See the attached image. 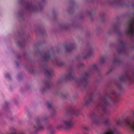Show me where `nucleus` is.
<instances>
[{"instance_id": "f257e3e1", "label": "nucleus", "mask_w": 134, "mask_h": 134, "mask_svg": "<svg viewBox=\"0 0 134 134\" xmlns=\"http://www.w3.org/2000/svg\"><path fill=\"white\" fill-rule=\"evenodd\" d=\"M91 116L93 117L92 119V124L99 125L103 123L106 125H109V120L108 119H106L103 121V120L105 118L104 115L103 114L99 116L96 115L94 113H93Z\"/></svg>"}, {"instance_id": "f03ea898", "label": "nucleus", "mask_w": 134, "mask_h": 134, "mask_svg": "<svg viewBox=\"0 0 134 134\" xmlns=\"http://www.w3.org/2000/svg\"><path fill=\"white\" fill-rule=\"evenodd\" d=\"M73 122L71 119H69L61 121L60 123L57 126L58 129L64 128L66 129H69L72 127Z\"/></svg>"}, {"instance_id": "7ed1b4c3", "label": "nucleus", "mask_w": 134, "mask_h": 134, "mask_svg": "<svg viewBox=\"0 0 134 134\" xmlns=\"http://www.w3.org/2000/svg\"><path fill=\"white\" fill-rule=\"evenodd\" d=\"M118 125L121 127L124 126L129 127L131 130L134 132V122H132L129 119H125L123 121L119 120L116 122Z\"/></svg>"}, {"instance_id": "20e7f679", "label": "nucleus", "mask_w": 134, "mask_h": 134, "mask_svg": "<svg viewBox=\"0 0 134 134\" xmlns=\"http://www.w3.org/2000/svg\"><path fill=\"white\" fill-rule=\"evenodd\" d=\"M110 96L107 97L106 96L100 98V100L102 102V104L99 105V107H101L104 112V115H108L109 113V112L107 110V107L109 104L107 101V98H111Z\"/></svg>"}, {"instance_id": "39448f33", "label": "nucleus", "mask_w": 134, "mask_h": 134, "mask_svg": "<svg viewBox=\"0 0 134 134\" xmlns=\"http://www.w3.org/2000/svg\"><path fill=\"white\" fill-rule=\"evenodd\" d=\"M44 72L45 74L48 77V80L45 81V84L46 87L48 88H49L50 86V79L51 77V75L53 73V70L51 68L47 67L44 69Z\"/></svg>"}, {"instance_id": "423d86ee", "label": "nucleus", "mask_w": 134, "mask_h": 134, "mask_svg": "<svg viewBox=\"0 0 134 134\" xmlns=\"http://www.w3.org/2000/svg\"><path fill=\"white\" fill-rule=\"evenodd\" d=\"M119 81L122 82H125L127 81L132 82L134 81V72L132 73V76L131 77L127 73L124 74L119 78Z\"/></svg>"}, {"instance_id": "0eeeda50", "label": "nucleus", "mask_w": 134, "mask_h": 134, "mask_svg": "<svg viewBox=\"0 0 134 134\" xmlns=\"http://www.w3.org/2000/svg\"><path fill=\"white\" fill-rule=\"evenodd\" d=\"M43 120V119L42 118L37 119L36 123L34 126V128L35 131L41 130L43 129L44 127L41 124Z\"/></svg>"}, {"instance_id": "6e6552de", "label": "nucleus", "mask_w": 134, "mask_h": 134, "mask_svg": "<svg viewBox=\"0 0 134 134\" xmlns=\"http://www.w3.org/2000/svg\"><path fill=\"white\" fill-rule=\"evenodd\" d=\"M89 75V74L87 72L83 74V77L79 82V83L83 85L85 88H86L88 85V79Z\"/></svg>"}, {"instance_id": "1a4fd4ad", "label": "nucleus", "mask_w": 134, "mask_h": 134, "mask_svg": "<svg viewBox=\"0 0 134 134\" xmlns=\"http://www.w3.org/2000/svg\"><path fill=\"white\" fill-rule=\"evenodd\" d=\"M130 24L129 25V28L126 31V33L128 35H134V20H131L130 21Z\"/></svg>"}, {"instance_id": "9d476101", "label": "nucleus", "mask_w": 134, "mask_h": 134, "mask_svg": "<svg viewBox=\"0 0 134 134\" xmlns=\"http://www.w3.org/2000/svg\"><path fill=\"white\" fill-rule=\"evenodd\" d=\"M75 75L73 71L71 70L69 74L66 75V79H75Z\"/></svg>"}, {"instance_id": "9b49d317", "label": "nucleus", "mask_w": 134, "mask_h": 134, "mask_svg": "<svg viewBox=\"0 0 134 134\" xmlns=\"http://www.w3.org/2000/svg\"><path fill=\"white\" fill-rule=\"evenodd\" d=\"M53 61L54 63L58 65L62 66L63 64V63L60 61L57 58H55L54 59Z\"/></svg>"}, {"instance_id": "f8f14e48", "label": "nucleus", "mask_w": 134, "mask_h": 134, "mask_svg": "<svg viewBox=\"0 0 134 134\" xmlns=\"http://www.w3.org/2000/svg\"><path fill=\"white\" fill-rule=\"evenodd\" d=\"M104 134H120V133L115 130H110L105 132Z\"/></svg>"}, {"instance_id": "ddd939ff", "label": "nucleus", "mask_w": 134, "mask_h": 134, "mask_svg": "<svg viewBox=\"0 0 134 134\" xmlns=\"http://www.w3.org/2000/svg\"><path fill=\"white\" fill-rule=\"evenodd\" d=\"M76 111L74 108H71L67 111V114H70L77 115Z\"/></svg>"}, {"instance_id": "4468645a", "label": "nucleus", "mask_w": 134, "mask_h": 134, "mask_svg": "<svg viewBox=\"0 0 134 134\" xmlns=\"http://www.w3.org/2000/svg\"><path fill=\"white\" fill-rule=\"evenodd\" d=\"M65 47L66 51L67 52H69L71 51L74 48L73 46L69 45H66L65 46Z\"/></svg>"}, {"instance_id": "2eb2a0df", "label": "nucleus", "mask_w": 134, "mask_h": 134, "mask_svg": "<svg viewBox=\"0 0 134 134\" xmlns=\"http://www.w3.org/2000/svg\"><path fill=\"white\" fill-rule=\"evenodd\" d=\"M92 100V96L90 97L89 99L85 101L84 104L85 106H88L89 104L91 103Z\"/></svg>"}, {"instance_id": "dca6fc26", "label": "nucleus", "mask_w": 134, "mask_h": 134, "mask_svg": "<svg viewBox=\"0 0 134 134\" xmlns=\"http://www.w3.org/2000/svg\"><path fill=\"white\" fill-rule=\"evenodd\" d=\"M44 58L46 61H47L50 59L51 57L49 53H45L44 55Z\"/></svg>"}, {"instance_id": "f3484780", "label": "nucleus", "mask_w": 134, "mask_h": 134, "mask_svg": "<svg viewBox=\"0 0 134 134\" xmlns=\"http://www.w3.org/2000/svg\"><path fill=\"white\" fill-rule=\"evenodd\" d=\"M26 4H27V7L28 9H32L33 10H34V8H35V7H34L33 6V5H32V4H29V3L28 2H27L26 3ZM36 7H35V8H36Z\"/></svg>"}, {"instance_id": "a211bd4d", "label": "nucleus", "mask_w": 134, "mask_h": 134, "mask_svg": "<svg viewBox=\"0 0 134 134\" xmlns=\"http://www.w3.org/2000/svg\"><path fill=\"white\" fill-rule=\"evenodd\" d=\"M49 132L50 134H52L54 132V130L53 128L51 126L49 125L48 129Z\"/></svg>"}, {"instance_id": "6ab92c4d", "label": "nucleus", "mask_w": 134, "mask_h": 134, "mask_svg": "<svg viewBox=\"0 0 134 134\" xmlns=\"http://www.w3.org/2000/svg\"><path fill=\"white\" fill-rule=\"evenodd\" d=\"M93 70H97V69L98 67L96 64H94L93 65Z\"/></svg>"}, {"instance_id": "aec40b11", "label": "nucleus", "mask_w": 134, "mask_h": 134, "mask_svg": "<svg viewBox=\"0 0 134 134\" xmlns=\"http://www.w3.org/2000/svg\"><path fill=\"white\" fill-rule=\"evenodd\" d=\"M91 52H90L89 53H88V54L86 55V56H84V59H86L88 58V57L90 56L91 55Z\"/></svg>"}, {"instance_id": "412c9836", "label": "nucleus", "mask_w": 134, "mask_h": 134, "mask_svg": "<svg viewBox=\"0 0 134 134\" xmlns=\"http://www.w3.org/2000/svg\"><path fill=\"white\" fill-rule=\"evenodd\" d=\"M120 62V60H119V59L118 58H115V59H114V60L113 62V63H119Z\"/></svg>"}, {"instance_id": "4be33fe9", "label": "nucleus", "mask_w": 134, "mask_h": 134, "mask_svg": "<svg viewBox=\"0 0 134 134\" xmlns=\"http://www.w3.org/2000/svg\"><path fill=\"white\" fill-rule=\"evenodd\" d=\"M105 61V59L104 57H102L101 59L100 62L102 63H103Z\"/></svg>"}, {"instance_id": "5701e85b", "label": "nucleus", "mask_w": 134, "mask_h": 134, "mask_svg": "<svg viewBox=\"0 0 134 134\" xmlns=\"http://www.w3.org/2000/svg\"><path fill=\"white\" fill-rule=\"evenodd\" d=\"M47 107L48 108H50L52 107V106L51 103L49 102L47 103Z\"/></svg>"}, {"instance_id": "b1692460", "label": "nucleus", "mask_w": 134, "mask_h": 134, "mask_svg": "<svg viewBox=\"0 0 134 134\" xmlns=\"http://www.w3.org/2000/svg\"><path fill=\"white\" fill-rule=\"evenodd\" d=\"M5 77H9V74H6L5 75Z\"/></svg>"}, {"instance_id": "393cba45", "label": "nucleus", "mask_w": 134, "mask_h": 134, "mask_svg": "<svg viewBox=\"0 0 134 134\" xmlns=\"http://www.w3.org/2000/svg\"><path fill=\"white\" fill-rule=\"evenodd\" d=\"M120 43L121 44H122L123 46L124 47V44L122 41H121L120 42Z\"/></svg>"}, {"instance_id": "a878e982", "label": "nucleus", "mask_w": 134, "mask_h": 134, "mask_svg": "<svg viewBox=\"0 0 134 134\" xmlns=\"http://www.w3.org/2000/svg\"><path fill=\"white\" fill-rule=\"evenodd\" d=\"M84 129L85 130H88V128L86 127H84Z\"/></svg>"}, {"instance_id": "bb28decb", "label": "nucleus", "mask_w": 134, "mask_h": 134, "mask_svg": "<svg viewBox=\"0 0 134 134\" xmlns=\"http://www.w3.org/2000/svg\"><path fill=\"white\" fill-rule=\"evenodd\" d=\"M113 94H114V93H113Z\"/></svg>"}, {"instance_id": "cd10ccee", "label": "nucleus", "mask_w": 134, "mask_h": 134, "mask_svg": "<svg viewBox=\"0 0 134 134\" xmlns=\"http://www.w3.org/2000/svg\"><path fill=\"white\" fill-rule=\"evenodd\" d=\"M86 134V133H85V134Z\"/></svg>"}]
</instances>
